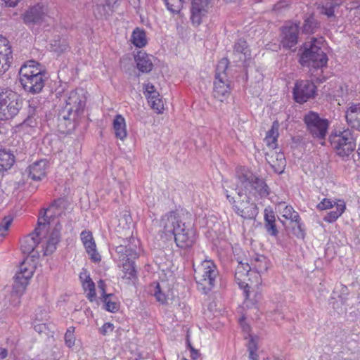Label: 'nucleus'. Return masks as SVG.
Wrapping results in <instances>:
<instances>
[{"label":"nucleus","instance_id":"obj_56","mask_svg":"<svg viewBox=\"0 0 360 360\" xmlns=\"http://www.w3.org/2000/svg\"><path fill=\"white\" fill-rule=\"evenodd\" d=\"M294 210L293 207L289 205H286L282 212L283 217L287 219L292 217V212Z\"/></svg>","mask_w":360,"mask_h":360},{"label":"nucleus","instance_id":"obj_19","mask_svg":"<svg viewBox=\"0 0 360 360\" xmlns=\"http://www.w3.org/2000/svg\"><path fill=\"white\" fill-rule=\"evenodd\" d=\"M77 113L72 111V108L70 106H64L60 111L58 115V126L60 128L64 127L67 130H70L73 124L72 120L75 119Z\"/></svg>","mask_w":360,"mask_h":360},{"label":"nucleus","instance_id":"obj_6","mask_svg":"<svg viewBox=\"0 0 360 360\" xmlns=\"http://www.w3.org/2000/svg\"><path fill=\"white\" fill-rule=\"evenodd\" d=\"M22 101L16 92L6 89L0 93V120L15 117L22 108Z\"/></svg>","mask_w":360,"mask_h":360},{"label":"nucleus","instance_id":"obj_12","mask_svg":"<svg viewBox=\"0 0 360 360\" xmlns=\"http://www.w3.org/2000/svg\"><path fill=\"white\" fill-rule=\"evenodd\" d=\"M22 19L24 22L28 25L42 23H47L49 25L53 22V19L48 16L43 7L39 5L34 6L27 11L23 14Z\"/></svg>","mask_w":360,"mask_h":360},{"label":"nucleus","instance_id":"obj_24","mask_svg":"<svg viewBox=\"0 0 360 360\" xmlns=\"http://www.w3.org/2000/svg\"><path fill=\"white\" fill-rule=\"evenodd\" d=\"M266 159L276 173L278 174L283 173L286 166V160L283 153L274 152L269 158H266Z\"/></svg>","mask_w":360,"mask_h":360},{"label":"nucleus","instance_id":"obj_36","mask_svg":"<svg viewBox=\"0 0 360 360\" xmlns=\"http://www.w3.org/2000/svg\"><path fill=\"white\" fill-rule=\"evenodd\" d=\"M131 42L138 48L145 46L147 44L146 32L143 29L136 27L132 32Z\"/></svg>","mask_w":360,"mask_h":360},{"label":"nucleus","instance_id":"obj_26","mask_svg":"<svg viewBox=\"0 0 360 360\" xmlns=\"http://www.w3.org/2000/svg\"><path fill=\"white\" fill-rule=\"evenodd\" d=\"M112 127L115 136L117 139L124 141L127 138V131L126 122L122 115L117 114L115 115L112 122Z\"/></svg>","mask_w":360,"mask_h":360},{"label":"nucleus","instance_id":"obj_42","mask_svg":"<svg viewBox=\"0 0 360 360\" xmlns=\"http://www.w3.org/2000/svg\"><path fill=\"white\" fill-rule=\"evenodd\" d=\"M26 287L22 285L15 284L13 285V290L11 291V304L17 307L20 303V297L23 294Z\"/></svg>","mask_w":360,"mask_h":360},{"label":"nucleus","instance_id":"obj_9","mask_svg":"<svg viewBox=\"0 0 360 360\" xmlns=\"http://www.w3.org/2000/svg\"><path fill=\"white\" fill-rule=\"evenodd\" d=\"M303 121L307 130L314 139L321 141L326 139L329 127L328 120L320 117L317 112L309 111L304 115Z\"/></svg>","mask_w":360,"mask_h":360},{"label":"nucleus","instance_id":"obj_5","mask_svg":"<svg viewBox=\"0 0 360 360\" xmlns=\"http://www.w3.org/2000/svg\"><path fill=\"white\" fill-rule=\"evenodd\" d=\"M329 141L335 153L342 158L348 157L356 148L355 138L350 129L332 132Z\"/></svg>","mask_w":360,"mask_h":360},{"label":"nucleus","instance_id":"obj_39","mask_svg":"<svg viewBox=\"0 0 360 360\" xmlns=\"http://www.w3.org/2000/svg\"><path fill=\"white\" fill-rule=\"evenodd\" d=\"M50 45L51 51L58 54H60L69 49V44L67 40L59 36L57 39L52 40Z\"/></svg>","mask_w":360,"mask_h":360},{"label":"nucleus","instance_id":"obj_41","mask_svg":"<svg viewBox=\"0 0 360 360\" xmlns=\"http://www.w3.org/2000/svg\"><path fill=\"white\" fill-rule=\"evenodd\" d=\"M318 22L313 14L306 17L302 25V32L305 34L314 33L318 27Z\"/></svg>","mask_w":360,"mask_h":360},{"label":"nucleus","instance_id":"obj_53","mask_svg":"<svg viewBox=\"0 0 360 360\" xmlns=\"http://www.w3.org/2000/svg\"><path fill=\"white\" fill-rule=\"evenodd\" d=\"M297 228H293V230H294V234L298 238H302L303 239L305 236V231H304V229L303 228V224L302 223L299 222V223H297Z\"/></svg>","mask_w":360,"mask_h":360},{"label":"nucleus","instance_id":"obj_3","mask_svg":"<svg viewBox=\"0 0 360 360\" xmlns=\"http://www.w3.org/2000/svg\"><path fill=\"white\" fill-rule=\"evenodd\" d=\"M194 269V278L198 285V288L202 293L207 295L215 286L219 272L216 265L211 260H204Z\"/></svg>","mask_w":360,"mask_h":360},{"label":"nucleus","instance_id":"obj_14","mask_svg":"<svg viewBox=\"0 0 360 360\" xmlns=\"http://www.w3.org/2000/svg\"><path fill=\"white\" fill-rule=\"evenodd\" d=\"M299 24L289 22L282 29L281 44L284 48L290 49L297 44Z\"/></svg>","mask_w":360,"mask_h":360},{"label":"nucleus","instance_id":"obj_51","mask_svg":"<svg viewBox=\"0 0 360 360\" xmlns=\"http://www.w3.org/2000/svg\"><path fill=\"white\" fill-rule=\"evenodd\" d=\"M335 205V202L328 198L323 199L317 205V208L320 210H327L333 207Z\"/></svg>","mask_w":360,"mask_h":360},{"label":"nucleus","instance_id":"obj_25","mask_svg":"<svg viewBox=\"0 0 360 360\" xmlns=\"http://www.w3.org/2000/svg\"><path fill=\"white\" fill-rule=\"evenodd\" d=\"M70 106L72 108V111L75 113L79 114L82 112L85 106L84 98L79 96L77 92L75 91H70L69 96L65 100V105Z\"/></svg>","mask_w":360,"mask_h":360},{"label":"nucleus","instance_id":"obj_29","mask_svg":"<svg viewBox=\"0 0 360 360\" xmlns=\"http://www.w3.org/2000/svg\"><path fill=\"white\" fill-rule=\"evenodd\" d=\"M264 228L268 234L276 237L278 234V230L276 225V217L272 210H264Z\"/></svg>","mask_w":360,"mask_h":360},{"label":"nucleus","instance_id":"obj_46","mask_svg":"<svg viewBox=\"0 0 360 360\" xmlns=\"http://www.w3.org/2000/svg\"><path fill=\"white\" fill-rule=\"evenodd\" d=\"M183 330H184L186 332V347L188 349H189V350H190L191 357L193 360H195L199 356L200 354H199L198 350L195 349L191 344V339H190V332H189V328L188 327V325H184L183 326Z\"/></svg>","mask_w":360,"mask_h":360},{"label":"nucleus","instance_id":"obj_50","mask_svg":"<svg viewBox=\"0 0 360 360\" xmlns=\"http://www.w3.org/2000/svg\"><path fill=\"white\" fill-rule=\"evenodd\" d=\"M250 296L249 298H247L245 296L246 305L248 306V302H250L252 305L256 306L257 303L262 299V294L259 292H252L250 290Z\"/></svg>","mask_w":360,"mask_h":360},{"label":"nucleus","instance_id":"obj_58","mask_svg":"<svg viewBox=\"0 0 360 360\" xmlns=\"http://www.w3.org/2000/svg\"><path fill=\"white\" fill-rule=\"evenodd\" d=\"M289 219H290L291 221H292V222H295L296 224L300 222V221H301V219L300 217L298 212H297L295 210L292 211V217H290Z\"/></svg>","mask_w":360,"mask_h":360},{"label":"nucleus","instance_id":"obj_38","mask_svg":"<svg viewBox=\"0 0 360 360\" xmlns=\"http://www.w3.org/2000/svg\"><path fill=\"white\" fill-rule=\"evenodd\" d=\"M148 292L154 296L156 300L160 304H165L167 301V296L162 291L160 283L153 282L149 286Z\"/></svg>","mask_w":360,"mask_h":360},{"label":"nucleus","instance_id":"obj_18","mask_svg":"<svg viewBox=\"0 0 360 360\" xmlns=\"http://www.w3.org/2000/svg\"><path fill=\"white\" fill-rule=\"evenodd\" d=\"M80 236L86 251L90 255L91 260L95 262H100L101 256L96 251V245L91 232L86 230L82 231Z\"/></svg>","mask_w":360,"mask_h":360},{"label":"nucleus","instance_id":"obj_40","mask_svg":"<svg viewBox=\"0 0 360 360\" xmlns=\"http://www.w3.org/2000/svg\"><path fill=\"white\" fill-rule=\"evenodd\" d=\"M174 219H175V218L174 217ZM170 221H171V226L167 224L165 225V232L168 234V233H170L171 236H174V241L176 244V245L178 247H180V244H179V239H178V235L179 234V228H180V224H179V220H176V221H174L173 220V216L171 215L170 217Z\"/></svg>","mask_w":360,"mask_h":360},{"label":"nucleus","instance_id":"obj_49","mask_svg":"<svg viewBox=\"0 0 360 360\" xmlns=\"http://www.w3.org/2000/svg\"><path fill=\"white\" fill-rule=\"evenodd\" d=\"M13 219L10 217H5L0 224V240L6 236L8 228L12 223Z\"/></svg>","mask_w":360,"mask_h":360},{"label":"nucleus","instance_id":"obj_17","mask_svg":"<svg viewBox=\"0 0 360 360\" xmlns=\"http://www.w3.org/2000/svg\"><path fill=\"white\" fill-rule=\"evenodd\" d=\"M252 271L251 266L248 263L239 262L235 272V279L238 282L240 288H243V294L247 298L250 296V286L244 280L248 276V273Z\"/></svg>","mask_w":360,"mask_h":360},{"label":"nucleus","instance_id":"obj_34","mask_svg":"<svg viewBox=\"0 0 360 360\" xmlns=\"http://www.w3.org/2000/svg\"><path fill=\"white\" fill-rule=\"evenodd\" d=\"M340 5L341 2L339 0H328L321 7V13L328 18H334L335 9Z\"/></svg>","mask_w":360,"mask_h":360},{"label":"nucleus","instance_id":"obj_23","mask_svg":"<svg viewBox=\"0 0 360 360\" xmlns=\"http://www.w3.org/2000/svg\"><path fill=\"white\" fill-rule=\"evenodd\" d=\"M48 162L46 160H40L34 162L29 167V175L35 181L42 179L46 174Z\"/></svg>","mask_w":360,"mask_h":360},{"label":"nucleus","instance_id":"obj_64","mask_svg":"<svg viewBox=\"0 0 360 360\" xmlns=\"http://www.w3.org/2000/svg\"><path fill=\"white\" fill-rule=\"evenodd\" d=\"M357 153H358L359 156L360 158V143H359V147H358V149H357Z\"/></svg>","mask_w":360,"mask_h":360},{"label":"nucleus","instance_id":"obj_13","mask_svg":"<svg viewBox=\"0 0 360 360\" xmlns=\"http://www.w3.org/2000/svg\"><path fill=\"white\" fill-rule=\"evenodd\" d=\"M139 241L134 238H126L122 243L116 247V252L122 261L132 260L138 258L137 245Z\"/></svg>","mask_w":360,"mask_h":360},{"label":"nucleus","instance_id":"obj_16","mask_svg":"<svg viewBox=\"0 0 360 360\" xmlns=\"http://www.w3.org/2000/svg\"><path fill=\"white\" fill-rule=\"evenodd\" d=\"M13 60L12 51L8 40L0 35V75L8 69Z\"/></svg>","mask_w":360,"mask_h":360},{"label":"nucleus","instance_id":"obj_20","mask_svg":"<svg viewBox=\"0 0 360 360\" xmlns=\"http://www.w3.org/2000/svg\"><path fill=\"white\" fill-rule=\"evenodd\" d=\"M60 231L61 225L60 223H58L51 231L45 247H44L43 250L44 255H51L56 250L57 245L60 240Z\"/></svg>","mask_w":360,"mask_h":360},{"label":"nucleus","instance_id":"obj_10","mask_svg":"<svg viewBox=\"0 0 360 360\" xmlns=\"http://www.w3.org/2000/svg\"><path fill=\"white\" fill-rule=\"evenodd\" d=\"M237 173L239 182L244 186L249 184L255 190V194L261 198H266L270 194V188L262 178L250 172L245 171V169Z\"/></svg>","mask_w":360,"mask_h":360},{"label":"nucleus","instance_id":"obj_57","mask_svg":"<svg viewBox=\"0 0 360 360\" xmlns=\"http://www.w3.org/2000/svg\"><path fill=\"white\" fill-rule=\"evenodd\" d=\"M248 352H257V345L253 338H251L248 344Z\"/></svg>","mask_w":360,"mask_h":360},{"label":"nucleus","instance_id":"obj_27","mask_svg":"<svg viewBox=\"0 0 360 360\" xmlns=\"http://www.w3.org/2000/svg\"><path fill=\"white\" fill-rule=\"evenodd\" d=\"M252 271H255L258 274H263L269 269V261L262 255H255L250 259Z\"/></svg>","mask_w":360,"mask_h":360},{"label":"nucleus","instance_id":"obj_22","mask_svg":"<svg viewBox=\"0 0 360 360\" xmlns=\"http://www.w3.org/2000/svg\"><path fill=\"white\" fill-rule=\"evenodd\" d=\"M184 228L181 229V249L190 248L192 247L195 240V231L193 229V224L188 222L183 224Z\"/></svg>","mask_w":360,"mask_h":360},{"label":"nucleus","instance_id":"obj_7","mask_svg":"<svg viewBox=\"0 0 360 360\" xmlns=\"http://www.w3.org/2000/svg\"><path fill=\"white\" fill-rule=\"evenodd\" d=\"M228 65V60L222 59L219 62L216 68L212 95L220 102L227 101L231 94L230 82L226 72Z\"/></svg>","mask_w":360,"mask_h":360},{"label":"nucleus","instance_id":"obj_31","mask_svg":"<svg viewBox=\"0 0 360 360\" xmlns=\"http://www.w3.org/2000/svg\"><path fill=\"white\" fill-rule=\"evenodd\" d=\"M248 44L246 41L240 39L235 42L233 46L234 61H245L247 58Z\"/></svg>","mask_w":360,"mask_h":360},{"label":"nucleus","instance_id":"obj_52","mask_svg":"<svg viewBox=\"0 0 360 360\" xmlns=\"http://www.w3.org/2000/svg\"><path fill=\"white\" fill-rule=\"evenodd\" d=\"M149 105L158 113L161 112L163 109V101L161 98L152 101Z\"/></svg>","mask_w":360,"mask_h":360},{"label":"nucleus","instance_id":"obj_8","mask_svg":"<svg viewBox=\"0 0 360 360\" xmlns=\"http://www.w3.org/2000/svg\"><path fill=\"white\" fill-rule=\"evenodd\" d=\"M328 60L326 53L320 46L310 44H305L299 62L303 67L319 70L327 66Z\"/></svg>","mask_w":360,"mask_h":360},{"label":"nucleus","instance_id":"obj_33","mask_svg":"<svg viewBox=\"0 0 360 360\" xmlns=\"http://www.w3.org/2000/svg\"><path fill=\"white\" fill-rule=\"evenodd\" d=\"M339 202H335L336 210L330 211L323 217V220L328 223L335 221L339 217L345 212L346 206L342 200H338Z\"/></svg>","mask_w":360,"mask_h":360},{"label":"nucleus","instance_id":"obj_11","mask_svg":"<svg viewBox=\"0 0 360 360\" xmlns=\"http://www.w3.org/2000/svg\"><path fill=\"white\" fill-rule=\"evenodd\" d=\"M316 86L309 80L297 81L292 91L293 98L296 103L302 104L315 96Z\"/></svg>","mask_w":360,"mask_h":360},{"label":"nucleus","instance_id":"obj_44","mask_svg":"<svg viewBox=\"0 0 360 360\" xmlns=\"http://www.w3.org/2000/svg\"><path fill=\"white\" fill-rule=\"evenodd\" d=\"M144 94L148 99V103H151V101L156 99H160V94L156 91L155 86L148 83L144 84Z\"/></svg>","mask_w":360,"mask_h":360},{"label":"nucleus","instance_id":"obj_43","mask_svg":"<svg viewBox=\"0 0 360 360\" xmlns=\"http://www.w3.org/2000/svg\"><path fill=\"white\" fill-rule=\"evenodd\" d=\"M84 276L85 279L82 283V285L85 291H89L87 293V297L91 302H92L96 297L95 284L89 276H86L85 274Z\"/></svg>","mask_w":360,"mask_h":360},{"label":"nucleus","instance_id":"obj_47","mask_svg":"<svg viewBox=\"0 0 360 360\" xmlns=\"http://www.w3.org/2000/svg\"><path fill=\"white\" fill-rule=\"evenodd\" d=\"M167 9L173 14H180V0H164Z\"/></svg>","mask_w":360,"mask_h":360},{"label":"nucleus","instance_id":"obj_63","mask_svg":"<svg viewBox=\"0 0 360 360\" xmlns=\"http://www.w3.org/2000/svg\"><path fill=\"white\" fill-rule=\"evenodd\" d=\"M354 15L360 19V7L354 9Z\"/></svg>","mask_w":360,"mask_h":360},{"label":"nucleus","instance_id":"obj_59","mask_svg":"<svg viewBox=\"0 0 360 360\" xmlns=\"http://www.w3.org/2000/svg\"><path fill=\"white\" fill-rule=\"evenodd\" d=\"M181 309L184 310L183 313L185 314V319H191V312H190L191 308L184 304V307H181Z\"/></svg>","mask_w":360,"mask_h":360},{"label":"nucleus","instance_id":"obj_37","mask_svg":"<svg viewBox=\"0 0 360 360\" xmlns=\"http://www.w3.org/2000/svg\"><path fill=\"white\" fill-rule=\"evenodd\" d=\"M102 296L103 302H104V308L108 311L115 313L120 309V304L118 302L112 300L113 297L112 294H106L105 289L102 288Z\"/></svg>","mask_w":360,"mask_h":360},{"label":"nucleus","instance_id":"obj_62","mask_svg":"<svg viewBox=\"0 0 360 360\" xmlns=\"http://www.w3.org/2000/svg\"><path fill=\"white\" fill-rule=\"evenodd\" d=\"M258 355L257 352H249V360H257Z\"/></svg>","mask_w":360,"mask_h":360},{"label":"nucleus","instance_id":"obj_15","mask_svg":"<svg viewBox=\"0 0 360 360\" xmlns=\"http://www.w3.org/2000/svg\"><path fill=\"white\" fill-rule=\"evenodd\" d=\"M210 1L192 0L191 20L194 25L198 26L202 22V18L207 13Z\"/></svg>","mask_w":360,"mask_h":360},{"label":"nucleus","instance_id":"obj_32","mask_svg":"<svg viewBox=\"0 0 360 360\" xmlns=\"http://www.w3.org/2000/svg\"><path fill=\"white\" fill-rule=\"evenodd\" d=\"M14 162L15 157L10 150L0 149V172L9 169Z\"/></svg>","mask_w":360,"mask_h":360},{"label":"nucleus","instance_id":"obj_54","mask_svg":"<svg viewBox=\"0 0 360 360\" xmlns=\"http://www.w3.org/2000/svg\"><path fill=\"white\" fill-rule=\"evenodd\" d=\"M360 114L358 113H352L346 111V119L348 123L352 124L354 127V122L359 119V115Z\"/></svg>","mask_w":360,"mask_h":360},{"label":"nucleus","instance_id":"obj_45","mask_svg":"<svg viewBox=\"0 0 360 360\" xmlns=\"http://www.w3.org/2000/svg\"><path fill=\"white\" fill-rule=\"evenodd\" d=\"M279 124L277 121L273 122L271 128L267 131L266 139L268 140V143H275L277 141L278 136Z\"/></svg>","mask_w":360,"mask_h":360},{"label":"nucleus","instance_id":"obj_4","mask_svg":"<svg viewBox=\"0 0 360 360\" xmlns=\"http://www.w3.org/2000/svg\"><path fill=\"white\" fill-rule=\"evenodd\" d=\"M226 199L232 205L235 213L244 219H255L259 213L257 204L251 201L250 196L242 191L237 192V196H231L229 191L224 189Z\"/></svg>","mask_w":360,"mask_h":360},{"label":"nucleus","instance_id":"obj_35","mask_svg":"<svg viewBox=\"0 0 360 360\" xmlns=\"http://www.w3.org/2000/svg\"><path fill=\"white\" fill-rule=\"evenodd\" d=\"M122 271L123 278L132 281L137 278L134 259L123 261Z\"/></svg>","mask_w":360,"mask_h":360},{"label":"nucleus","instance_id":"obj_30","mask_svg":"<svg viewBox=\"0 0 360 360\" xmlns=\"http://www.w3.org/2000/svg\"><path fill=\"white\" fill-rule=\"evenodd\" d=\"M27 117L24 120V123L27 126L32 127L34 122V117L41 110V108L37 100L32 99L28 102Z\"/></svg>","mask_w":360,"mask_h":360},{"label":"nucleus","instance_id":"obj_55","mask_svg":"<svg viewBox=\"0 0 360 360\" xmlns=\"http://www.w3.org/2000/svg\"><path fill=\"white\" fill-rule=\"evenodd\" d=\"M113 329H114L113 324L108 322V323H105L103 324V326H102V328L100 330V332L102 335H106L109 333L112 332L113 330Z\"/></svg>","mask_w":360,"mask_h":360},{"label":"nucleus","instance_id":"obj_60","mask_svg":"<svg viewBox=\"0 0 360 360\" xmlns=\"http://www.w3.org/2000/svg\"><path fill=\"white\" fill-rule=\"evenodd\" d=\"M5 5L8 7H15L20 0H2Z\"/></svg>","mask_w":360,"mask_h":360},{"label":"nucleus","instance_id":"obj_1","mask_svg":"<svg viewBox=\"0 0 360 360\" xmlns=\"http://www.w3.org/2000/svg\"><path fill=\"white\" fill-rule=\"evenodd\" d=\"M18 75L20 84L26 92L35 94L42 91L46 77L39 63L32 60L25 62Z\"/></svg>","mask_w":360,"mask_h":360},{"label":"nucleus","instance_id":"obj_21","mask_svg":"<svg viewBox=\"0 0 360 360\" xmlns=\"http://www.w3.org/2000/svg\"><path fill=\"white\" fill-rule=\"evenodd\" d=\"M33 275V270L30 268L29 265L25 262H22L19 266V270L14 276V283L26 287L28 281Z\"/></svg>","mask_w":360,"mask_h":360},{"label":"nucleus","instance_id":"obj_61","mask_svg":"<svg viewBox=\"0 0 360 360\" xmlns=\"http://www.w3.org/2000/svg\"><path fill=\"white\" fill-rule=\"evenodd\" d=\"M8 355V351L6 349L0 347V360L5 359Z\"/></svg>","mask_w":360,"mask_h":360},{"label":"nucleus","instance_id":"obj_28","mask_svg":"<svg viewBox=\"0 0 360 360\" xmlns=\"http://www.w3.org/2000/svg\"><path fill=\"white\" fill-rule=\"evenodd\" d=\"M137 68L142 72H149L152 70L153 65L151 56L145 52L139 51L135 56Z\"/></svg>","mask_w":360,"mask_h":360},{"label":"nucleus","instance_id":"obj_48","mask_svg":"<svg viewBox=\"0 0 360 360\" xmlns=\"http://www.w3.org/2000/svg\"><path fill=\"white\" fill-rule=\"evenodd\" d=\"M75 328L70 327L67 329V331L65 334V345L68 347H72L75 345V337L74 335Z\"/></svg>","mask_w":360,"mask_h":360},{"label":"nucleus","instance_id":"obj_2","mask_svg":"<svg viewBox=\"0 0 360 360\" xmlns=\"http://www.w3.org/2000/svg\"><path fill=\"white\" fill-rule=\"evenodd\" d=\"M68 202L64 198H58L55 200L46 211L52 212L55 215L60 216L62 214V210L65 208ZM46 222L49 223L46 212H45L44 215L38 219V227L20 241V249L23 254L29 255L33 252L34 248L39 243V236L41 227L45 228Z\"/></svg>","mask_w":360,"mask_h":360}]
</instances>
